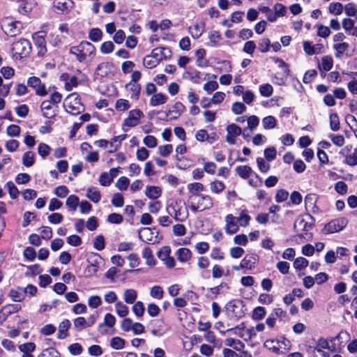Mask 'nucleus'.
Segmentation results:
<instances>
[{
	"instance_id": "1",
	"label": "nucleus",
	"mask_w": 357,
	"mask_h": 357,
	"mask_svg": "<svg viewBox=\"0 0 357 357\" xmlns=\"http://www.w3.org/2000/svg\"><path fill=\"white\" fill-rule=\"evenodd\" d=\"M190 203V208L196 213L199 210L202 211L213 207V199L209 195L193 192L188 197Z\"/></svg>"
},
{
	"instance_id": "2",
	"label": "nucleus",
	"mask_w": 357,
	"mask_h": 357,
	"mask_svg": "<svg viewBox=\"0 0 357 357\" xmlns=\"http://www.w3.org/2000/svg\"><path fill=\"white\" fill-rule=\"evenodd\" d=\"M96 48L93 45L88 41H82L79 45L73 46L70 48V52L75 55L76 59L82 62L86 60L88 56L94 54Z\"/></svg>"
},
{
	"instance_id": "3",
	"label": "nucleus",
	"mask_w": 357,
	"mask_h": 357,
	"mask_svg": "<svg viewBox=\"0 0 357 357\" xmlns=\"http://www.w3.org/2000/svg\"><path fill=\"white\" fill-rule=\"evenodd\" d=\"M308 218L311 220V222H308L304 218L297 219L294 225V229L297 231L302 230L305 231L304 234H300L298 235L299 238H303L306 241H310L312 238V234L307 231L312 229L314 225V218L312 215H308Z\"/></svg>"
},
{
	"instance_id": "4",
	"label": "nucleus",
	"mask_w": 357,
	"mask_h": 357,
	"mask_svg": "<svg viewBox=\"0 0 357 357\" xmlns=\"http://www.w3.org/2000/svg\"><path fill=\"white\" fill-rule=\"evenodd\" d=\"M66 112L73 115H76L81 112L83 106L80 103L79 96L76 93H73L67 96L63 104Z\"/></svg>"
},
{
	"instance_id": "5",
	"label": "nucleus",
	"mask_w": 357,
	"mask_h": 357,
	"mask_svg": "<svg viewBox=\"0 0 357 357\" xmlns=\"http://www.w3.org/2000/svg\"><path fill=\"white\" fill-rule=\"evenodd\" d=\"M349 220L347 218L340 217L332 220L328 223L325 225L322 232L324 234H333L342 231L348 225Z\"/></svg>"
},
{
	"instance_id": "6",
	"label": "nucleus",
	"mask_w": 357,
	"mask_h": 357,
	"mask_svg": "<svg viewBox=\"0 0 357 357\" xmlns=\"http://www.w3.org/2000/svg\"><path fill=\"white\" fill-rule=\"evenodd\" d=\"M1 28L7 36L14 37L20 33L23 29V25L20 21L6 18L2 22Z\"/></svg>"
},
{
	"instance_id": "7",
	"label": "nucleus",
	"mask_w": 357,
	"mask_h": 357,
	"mask_svg": "<svg viewBox=\"0 0 357 357\" xmlns=\"http://www.w3.org/2000/svg\"><path fill=\"white\" fill-rule=\"evenodd\" d=\"M227 310L231 312L232 315L238 319L242 318L245 314V305L243 301L234 299L226 304Z\"/></svg>"
},
{
	"instance_id": "8",
	"label": "nucleus",
	"mask_w": 357,
	"mask_h": 357,
	"mask_svg": "<svg viewBox=\"0 0 357 357\" xmlns=\"http://www.w3.org/2000/svg\"><path fill=\"white\" fill-rule=\"evenodd\" d=\"M31 44L26 39H20L12 45V52L13 54L21 57L28 55L31 52Z\"/></svg>"
},
{
	"instance_id": "9",
	"label": "nucleus",
	"mask_w": 357,
	"mask_h": 357,
	"mask_svg": "<svg viewBox=\"0 0 357 357\" xmlns=\"http://www.w3.org/2000/svg\"><path fill=\"white\" fill-rule=\"evenodd\" d=\"M44 31H38L33 34L32 39L34 45L38 48V55L43 56L47 52L45 37Z\"/></svg>"
},
{
	"instance_id": "10",
	"label": "nucleus",
	"mask_w": 357,
	"mask_h": 357,
	"mask_svg": "<svg viewBox=\"0 0 357 357\" xmlns=\"http://www.w3.org/2000/svg\"><path fill=\"white\" fill-rule=\"evenodd\" d=\"M27 84L29 86L35 89L36 93L40 96H44L47 94L45 84L41 82L40 78L31 77L28 79Z\"/></svg>"
},
{
	"instance_id": "11",
	"label": "nucleus",
	"mask_w": 357,
	"mask_h": 357,
	"mask_svg": "<svg viewBox=\"0 0 357 357\" xmlns=\"http://www.w3.org/2000/svg\"><path fill=\"white\" fill-rule=\"evenodd\" d=\"M143 116V112L139 109L130 111L128 116L124 120V125L128 127H134L139 123L140 118Z\"/></svg>"
},
{
	"instance_id": "12",
	"label": "nucleus",
	"mask_w": 357,
	"mask_h": 357,
	"mask_svg": "<svg viewBox=\"0 0 357 357\" xmlns=\"http://www.w3.org/2000/svg\"><path fill=\"white\" fill-rule=\"evenodd\" d=\"M349 45L347 43H336L333 45V49L336 51L335 56L336 58H341L344 53L346 54L347 57H351L354 55V50H352L351 52H349Z\"/></svg>"
},
{
	"instance_id": "13",
	"label": "nucleus",
	"mask_w": 357,
	"mask_h": 357,
	"mask_svg": "<svg viewBox=\"0 0 357 357\" xmlns=\"http://www.w3.org/2000/svg\"><path fill=\"white\" fill-rule=\"evenodd\" d=\"M234 220L235 217L232 214H229L225 218V221L227 223L225 231L229 234H235L238 229V227Z\"/></svg>"
},
{
	"instance_id": "14",
	"label": "nucleus",
	"mask_w": 357,
	"mask_h": 357,
	"mask_svg": "<svg viewBox=\"0 0 357 357\" xmlns=\"http://www.w3.org/2000/svg\"><path fill=\"white\" fill-rule=\"evenodd\" d=\"M71 325L68 319H65L59 325V331L57 334L58 339L63 340L68 336V328Z\"/></svg>"
},
{
	"instance_id": "15",
	"label": "nucleus",
	"mask_w": 357,
	"mask_h": 357,
	"mask_svg": "<svg viewBox=\"0 0 357 357\" xmlns=\"http://www.w3.org/2000/svg\"><path fill=\"white\" fill-rule=\"evenodd\" d=\"M112 72V63L102 62L96 68V73L102 77L108 76Z\"/></svg>"
},
{
	"instance_id": "16",
	"label": "nucleus",
	"mask_w": 357,
	"mask_h": 357,
	"mask_svg": "<svg viewBox=\"0 0 357 357\" xmlns=\"http://www.w3.org/2000/svg\"><path fill=\"white\" fill-rule=\"evenodd\" d=\"M257 257L254 255H247L241 262V268L251 269L257 263Z\"/></svg>"
},
{
	"instance_id": "17",
	"label": "nucleus",
	"mask_w": 357,
	"mask_h": 357,
	"mask_svg": "<svg viewBox=\"0 0 357 357\" xmlns=\"http://www.w3.org/2000/svg\"><path fill=\"white\" fill-rule=\"evenodd\" d=\"M161 188L158 186H146L145 195L152 199H156L161 195Z\"/></svg>"
},
{
	"instance_id": "18",
	"label": "nucleus",
	"mask_w": 357,
	"mask_h": 357,
	"mask_svg": "<svg viewBox=\"0 0 357 357\" xmlns=\"http://www.w3.org/2000/svg\"><path fill=\"white\" fill-rule=\"evenodd\" d=\"M41 110L43 111V116L47 119L54 118L55 113L52 110L50 101L44 100L40 105Z\"/></svg>"
},
{
	"instance_id": "19",
	"label": "nucleus",
	"mask_w": 357,
	"mask_h": 357,
	"mask_svg": "<svg viewBox=\"0 0 357 357\" xmlns=\"http://www.w3.org/2000/svg\"><path fill=\"white\" fill-rule=\"evenodd\" d=\"M167 100V97L162 93L153 95L150 100V105L153 107L165 104Z\"/></svg>"
},
{
	"instance_id": "20",
	"label": "nucleus",
	"mask_w": 357,
	"mask_h": 357,
	"mask_svg": "<svg viewBox=\"0 0 357 357\" xmlns=\"http://www.w3.org/2000/svg\"><path fill=\"white\" fill-rule=\"evenodd\" d=\"M333 65V61L331 56H324L321 59V64H318V68L320 70L329 71Z\"/></svg>"
},
{
	"instance_id": "21",
	"label": "nucleus",
	"mask_w": 357,
	"mask_h": 357,
	"mask_svg": "<svg viewBox=\"0 0 357 357\" xmlns=\"http://www.w3.org/2000/svg\"><path fill=\"white\" fill-rule=\"evenodd\" d=\"M153 231L149 227H145L139 231V238L142 241L147 243L151 241L153 237Z\"/></svg>"
},
{
	"instance_id": "22",
	"label": "nucleus",
	"mask_w": 357,
	"mask_h": 357,
	"mask_svg": "<svg viewBox=\"0 0 357 357\" xmlns=\"http://www.w3.org/2000/svg\"><path fill=\"white\" fill-rule=\"evenodd\" d=\"M176 255L178 260L185 262L191 257V251L188 248H181L176 251Z\"/></svg>"
},
{
	"instance_id": "23",
	"label": "nucleus",
	"mask_w": 357,
	"mask_h": 357,
	"mask_svg": "<svg viewBox=\"0 0 357 357\" xmlns=\"http://www.w3.org/2000/svg\"><path fill=\"white\" fill-rule=\"evenodd\" d=\"M72 3L73 2L70 0H55L54 7L61 12H65L71 7Z\"/></svg>"
},
{
	"instance_id": "24",
	"label": "nucleus",
	"mask_w": 357,
	"mask_h": 357,
	"mask_svg": "<svg viewBox=\"0 0 357 357\" xmlns=\"http://www.w3.org/2000/svg\"><path fill=\"white\" fill-rule=\"evenodd\" d=\"M252 171V168L247 165L238 166L236 167V174L244 179L249 178Z\"/></svg>"
},
{
	"instance_id": "25",
	"label": "nucleus",
	"mask_w": 357,
	"mask_h": 357,
	"mask_svg": "<svg viewBox=\"0 0 357 357\" xmlns=\"http://www.w3.org/2000/svg\"><path fill=\"white\" fill-rule=\"evenodd\" d=\"M185 109V107L181 102H176L169 110V113H174L176 115L173 119L178 117Z\"/></svg>"
},
{
	"instance_id": "26",
	"label": "nucleus",
	"mask_w": 357,
	"mask_h": 357,
	"mask_svg": "<svg viewBox=\"0 0 357 357\" xmlns=\"http://www.w3.org/2000/svg\"><path fill=\"white\" fill-rule=\"evenodd\" d=\"M142 257L146 259V264L149 266H154L155 264V260L153 258L152 250L150 248L146 247L144 248Z\"/></svg>"
},
{
	"instance_id": "27",
	"label": "nucleus",
	"mask_w": 357,
	"mask_h": 357,
	"mask_svg": "<svg viewBox=\"0 0 357 357\" xmlns=\"http://www.w3.org/2000/svg\"><path fill=\"white\" fill-rule=\"evenodd\" d=\"M102 37V32L98 28H93L89 32V38L93 42H98Z\"/></svg>"
},
{
	"instance_id": "28",
	"label": "nucleus",
	"mask_w": 357,
	"mask_h": 357,
	"mask_svg": "<svg viewBox=\"0 0 357 357\" xmlns=\"http://www.w3.org/2000/svg\"><path fill=\"white\" fill-rule=\"evenodd\" d=\"M34 153L32 151H26L22 157V164L26 167H31L34 164Z\"/></svg>"
},
{
	"instance_id": "29",
	"label": "nucleus",
	"mask_w": 357,
	"mask_h": 357,
	"mask_svg": "<svg viewBox=\"0 0 357 357\" xmlns=\"http://www.w3.org/2000/svg\"><path fill=\"white\" fill-rule=\"evenodd\" d=\"M130 107V105L129 101L123 98L117 100L115 104V108L118 112H125L129 109Z\"/></svg>"
},
{
	"instance_id": "30",
	"label": "nucleus",
	"mask_w": 357,
	"mask_h": 357,
	"mask_svg": "<svg viewBox=\"0 0 357 357\" xmlns=\"http://www.w3.org/2000/svg\"><path fill=\"white\" fill-rule=\"evenodd\" d=\"M208 38L210 41L207 43V45L214 47L218 45V41L221 39V36L218 31H213L209 33Z\"/></svg>"
},
{
	"instance_id": "31",
	"label": "nucleus",
	"mask_w": 357,
	"mask_h": 357,
	"mask_svg": "<svg viewBox=\"0 0 357 357\" xmlns=\"http://www.w3.org/2000/svg\"><path fill=\"white\" fill-rule=\"evenodd\" d=\"M262 125L265 129H273L276 126V119L273 116H268L263 119Z\"/></svg>"
},
{
	"instance_id": "32",
	"label": "nucleus",
	"mask_w": 357,
	"mask_h": 357,
	"mask_svg": "<svg viewBox=\"0 0 357 357\" xmlns=\"http://www.w3.org/2000/svg\"><path fill=\"white\" fill-rule=\"evenodd\" d=\"M271 59L275 63H278L279 68L283 70L284 75L286 77L289 75L290 70L289 69V66L287 63H285L282 59H280L279 57L273 56Z\"/></svg>"
},
{
	"instance_id": "33",
	"label": "nucleus",
	"mask_w": 357,
	"mask_h": 357,
	"mask_svg": "<svg viewBox=\"0 0 357 357\" xmlns=\"http://www.w3.org/2000/svg\"><path fill=\"white\" fill-rule=\"evenodd\" d=\"M137 298V292L135 290L130 289L126 290L124 293V299L127 303L132 304Z\"/></svg>"
},
{
	"instance_id": "34",
	"label": "nucleus",
	"mask_w": 357,
	"mask_h": 357,
	"mask_svg": "<svg viewBox=\"0 0 357 357\" xmlns=\"http://www.w3.org/2000/svg\"><path fill=\"white\" fill-rule=\"evenodd\" d=\"M330 128L333 131L340 130L339 117L336 113H333L330 115Z\"/></svg>"
},
{
	"instance_id": "35",
	"label": "nucleus",
	"mask_w": 357,
	"mask_h": 357,
	"mask_svg": "<svg viewBox=\"0 0 357 357\" xmlns=\"http://www.w3.org/2000/svg\"><path fill=\"white\" fill-rule=\"evenodd\" d=\"M86 197L94 203L98 202L100 199L99 192L94 188H90L88 190Z\"/></svg>"
},
{
	"instance_id": "36",
	"label": "nucleus",
	"mask_w": 357,
	"mask_h": 357,
	"mask_svg": "<svg viewBox=\"0 0 357 357\" xmlns=\"http://www.w3.org/2000/svg\"><path fill=\"white\" fill-rule=\"evenodd\" d=\"M260 94L264 97H270L273 92V88L270 84H262L259 86Z\"/></svg>"
},
{
	"instance_id": "37",
	"label": "nucleus",
	"mask_w": 357,
	"mask_h": 357,
	"mask_svg": "<svg viewBox=\"0 0 357 357\" xmlns=\"http://www.w3.org/2000/svg\"><path fill=\"white\" fill-rule=\"evenodd\" d=\"M266 314V310L264 307H257L254 309L252 313V318L255 320H261Z\"/></svg>"
},
{
	"instance_id": "38",
	"label": "nucleus",
	"mask_w": 357,
	"mask_h": 357,
	"mask_svg": "<svg viewBox=\"0 0 357 357\" xmlns=\"http://www.w3.org/2000/svg\"><path fill=\"white\" fill-rule=\"evenodd\" d=\"M99 181L102 185H109L112 182V169L109 170V174L107 172L102 173Z\"/></svg>"
},
{
	"instance_id": "39",
	"label": "nucleus",
	"mask_w": 357,
	"mask_h": 357,
	"mask_svg": "<svg viewBox=\"0 0 357 357\" xmlns=\"http://www.w3.org/2000/svg\"><path fill=\"white\" fill-rule=\"evenodd\" d=\"M211 190L214 193L221 192L225 188V184L220 181H215L211 183Z\"/></svg>"
},
{
	"instance_id": "40",
	"label": "nucleus",
	"mask_w": 357,
	"mask_h": 357,
	"mask_svg": "<svg viewBox=\"0 0 357 357\" xmlns=\"http://www.w3.org/2000/svg\"><path fill=\"white\" fill-rule=\"evenodd\" d=\"M73 326L76 331H81L87 326L86 320L82 317L76 318L74 320Z\"/></svg>"
},
{
	"instance_id": "41",
	"label": "nucleus",
	"mask_w": 357,
	"mask_h": 357,
	"mask_svg": "<svg viewBox=\"0 0 357 357\" xmlns=\"http://www.w3.org/2000/svg\"><path fill=\"white\" fill-rule=\"evenodd\" d=\"M115 307L116 314L121 317H126L128 313V307L120 302L115 304Z\"/></svg>"
},
{
	"instance_id": "42",
	"label": "nucleus",
	"mask_w": 357,
	"mask_h": 357,
	"mask_svg": "<svg viewBox=\"0 0 357 357\" xmlns=\"http://www.w3.org/2000/svg\"><path fill=\"white\" fill-rule=\"evenodd\" d=\"M328 9L331 13L338 15L342 13L343 6L341 3H331Z\"/></svg>"
},
{
	"instance_id": "43",
	"label": "nucleus",
	"mask_w": 357,
	"mask_h": 357,
	"mask_svg": "<svg viewBox=\"0 0 357 357\" xmlns=\"http://www.w3.org/2000/svg\"><path fill=\"white\" fill-rule=\"evenodd\" d=\"M257 166H258L259 170L262 173L268 172L269 171L270 168H271L270 164L266 162L265 161V160L264 158H257Z\"/></svg>"
},
{
	"instance_id": "44",
	"label": "nucleus",
	"mask_w": 357,
	"mask_h": 357,
	"mask_svg": "<svg viewBox=\"0 0 357 357\" xmlns=\"http://www.w3.org/2000/svg\"><path fill=\"white\" fill-rule=\"evenodd\" d=\"M196 139L199 142H204L207 140L209 143L212 144L214 142V139L213 140H210L208 132L206 130H199L196 134Z\"/></svg>"
},
{
	"instance_id": "45",
	"label": "nucleus",
	"mask_w": 357,
	"mask_h": 357,
	"mask_svg": "<svg viewBox=\"0 0 357 357\" xmlns=\"http://www.w3.org/2000/svg\"><path fill=\"white\" fill-rule=\"evenodd\" d=\"M66 206L73 208L74 211L76 210L77 206L79 204V198L77 196L72 195H70L66 200Z\"/></svg>"
},
{
	"instance_id": "46",
	"label": "nucleus",
	"mask_w": 357,
	"mask_h": 357,
	"mask_svg": "<svg viewBox=\"0 0 357 357\" xmlns=\"http://www.w3.org/2000/svg\"><path fill=\"white\" fill-rule=\"evenodd\" d=\"M9 296L13 301L15 302H20L24 298V291H19L17 290L11 289L9 291Z\"/></svg>"
},
{
	"instance_id": "47",
	"label": "nucleus",
	"mask_w": 357,
	"mask_h": 357,
	"mask_svg": "<svg viewBox=\"0 0 357 357\" xmlns=\"http://www.w3.org/2000/svg\"><path fill=\"white\" fill-rule=\"evenodd\" d=\"M130 184V180L126 176H121L119 178L116 183V186L120 190H125L128 188Z\"/></svg>"
},
{
	"instance_id": "48",
	"label": "nucleus",
	"mask_w": 357,
	"mask_h": 357,
	"mask_svg": "<svg viewBox=\"0 0 357 357\" xmlns=\"http://www.w3.org/2000/svg\"><path fill=\"white\" fill-rule=\"evenodd\" d=\"M144 304L141 301H137L132 306V311L137 317H142L144 313Z\"/></svg>"
},
{
	"instance_id": "49",
	"label": "nucleus",
	"mask_w": 357,
	"mask_h": 357,
	"mask_svg": "<svg viewBox=\"0 0 357 357\" xmlns=\"http://www.w3.org/2000/svg\"><path fill=\"white\" fill-rule=\"evenodd\" d=\"M36 349V344L33 342H26L20 345L19 349L23 354H29V352H32Z\"/></svg>"
},
{
	"instance_id": "50",
	"label": "nucleus",
	"mask_w": 357,
	"mask_h": 357,
	"mask_svg": "<svg viewBox=\"0 0 357 357\" xmlns=\"http://www.w3.org/2000/svg\"><path fill=\"white\" fill-rule=\"evenodd\" d=\"M172 150L173 146L172 144H166L158 147V152L162 157H167L172 152Z\"/></svg>"
},
{
	"instance_id": "51",
	"label": "nucleus",
	"mask_w": 357,
	"mask_h": 357,
	"mask_svg": "<svg viewBox=\"0 0 357 357\" xmlns=\"http://www.w3.org/2000/svg\"><path fill=\"white\" fill-rule=\"evenodd\" d=\"M231 110L236 114H241L246 110V107L241 102H235L232 105Z\"/></svg>"
},
{
	"instance_id": "52",
	"label": "nucleus",
	"mask_w": 357,
	"mask_h": 357,
	"mask_svg": "<svg viewBox=\"0 0 357 357\" xmlns=\"http://www.w3.org/2000/svg\"><path fill=\"white\" fill-rule=\"evenodd\" d=\"M277 151L274 147L267 148L264 150L265 158L271 162L276 158Z\"/></svg>"
},
{
	"instance_id": "53",
	"label": "nucleus",
	"mask_w": 357,
	"mask_h": 357,
	"mask_svg": "<svg viewBox=\"0 0 357 357\" xmlns=\"http://www.w3.org/2000/svg\"><path fill=\"white\" fill-rule=\"evenodd\" d=\"M50 147L44 143H40L38 147V154L43 158L47 157L50 154Z\"/></svg>"
},
{
	"instance_id": "54",
	"label": "nucleus",
	"mask_w": 357,
	"mask_h": 357,
	"mask_svg": "<svg viewBox=\"0 0 357 357\" xmlns=\"http://www.w3.org/2000/svg\"><path fill=\"white\" fill-rule=\"evenodd\" d=\"M227 132L232 136H238L241 135L242 130L234 123L230 124L227 128Z\"/></svg>"
},
{
	"instance_id": "55",
	"label": "nucleus",
	"mask_w": 357,
	"mask_h": 357,
	"mask_svg": "<svg viewBox=\"0 0 357 357\" xmlns=\"http://www.w3.org/2000/svg\"><path fill=\"white\" fill-rule=\"evenodd\" d=\"M308 265V261L302 257H298L294 262V266L296 269H301L307 267Z\"/></svg>"
},
{
	"instance_id": "56",
	"label": "nucleus",
	"mask_w": 357,
	"mask_h": 357,
	"mask_svg": "<svg viewBox=\"0 0 357 357\" xmlns=\"http://www.w3.org/2000/svg\"><path fill=\"white\" fill-rule=\"evenodd\" d=\"M164 291L161 287L154 286L151 288L150 294L152 297L158 299H161L163 296Z\"/></svg>"
},
{
	"instance_id": "57",
	"label": "nucleus",
	"mask_w": 357,
	"mask_h": 357,
	"mask_svg": "<svg viewBox=\"0 0 357 357\" xmlns=\"http://www.w3.org/2000/svg\"><path fill=\"white\" fill-rule=\"evenodd\" d=\"M347 185L343 181H338L335 185V190L340 195H346L347 193Z\"/></svg>"
},
{
	"instance_id": "58",
	"label": "nucleus",
	"mask_w": 357,
	"mask_h": 357,
	"mask_svg": "<svg viewBox=\"0 0 357 357\" xmlns=\"http://www.w3.org/2000/svg\"><path fill=\"white\" fill-rule=\"evenodd\" d=\"M144 66L147 68H153L155 67L159 62L157 60L153 59L150 55H147L144 57L143 61Z\"/></svg>"
},
{
	"instance_id": "59",
	"label": "nucleus",
	"mask_w": 357,
	"mask_h": 357,
	"mask_svg": "<svg viewBox=\"0 0 357 357\" xmlns=\"http://www.w3.org/2000/svg\"><path fill=\"white\" fill-rule=\"evenodd\" d=\"M171 252L170 247L163 246L157 253L158 257L162 261H165L169 256Z\"/></svg>"
},
{
	"instance_id": "60",
	"label": "nucleus",
	"mask_w": 357,
	"mask_h": 357,
	"mask_svg": "<svg viewBox=\"0 0 357 357\" xmlns=\"http://www.w3.org/2000/svg\"><path fill=\"white\" fill-rule=\"evenodd\" d=\"M345 162L350 166L357 165V149H354L353 153L346 156Z\"/></svg>"
},
{
	"instance_id": "61",
	"label": "nucleus",
	"mask_w": 357,
	"mask_h": 357,
	"mask_svg": "<svg viewBox=\"0 0 357 357\" xmlns=\"http://www.w3.org/2000/svg\"><path fill=\"white\" fill-rule=\"evenodd\" d=\"M6 132L9 136L11 137L19 136L20 134V127L15 124L10 125L7 128Z\"/></svg>"
},
{
	"instance_id": "62",
	"label": "nucleus",
	"mask_w": 357,
	"mask_h": 357,
	"mask_svg": "<svg viewBox=\"0 0 357 357\" xmlns=\"http://www.w3.org/2000/svg\"><path fill=\"white\" fill-rule=\"evenodd\" d=\"M345 14L349 17H354L357 13L356 6L353 3H349L344 6Z\"/></svg>"
},
{
	"instance_id": "63",
	"label": "nucleus",
	"mask_w": 357,
	"mask_h": 357,
	"mask_svg": "<svg viewBox=\"0 0 357 357\" xmlns=\"http://www.w3.org/2000/svg\"><path fill=\"white\" fill-rule=\"evenodd\" d=\"M21 309L20 304H9L3 307V310L8 314H11L18 312Z\"/></svg>"
},
{
	"instance_id": "64",
	"label": "nucleus",
	"mask_w": 357,
	"mask_h": 357,
	"mask_svg": "<svg viewBox=\"0 0 357 357\" xmlns=\"http://www.w3.org/2000/svg\"><path fill=\"white\" fill-rule=\"evenodd\" d=\"M68 192L69 190L68 188L65 185H60L56 188L54 190L55 195L60 198L66 197L68 195Z\"/></svg>"
}]
</instances>
